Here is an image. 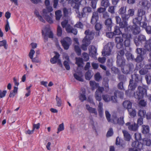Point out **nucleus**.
<instances>
[{"label": "nucleus", "mask_w": 151, "mask_h": 151, "mask_svg": "<svg viewBox=\"0 0 151 151\" xmlns=\"http://www.w3.org/2000/svg\"><path fill=\"white\" fill-rule=\"evenodd\" d=\"M138 84L133 81V79H130L129 81V84L128 86L129 88L132 91L134 90L137 86Z\"/></svg>", "instance_id": "obj_24"}, {"label": "nucleus", "mask_w": 151, "mask_h": 151, "mask_svg": "<svg viewBox=\"0 0 151 151\" xmlns=\"http://www.w3.org/2000/svg\"><path fill=\"white\" fill-rule=\"evenodd\" d=\"M84 33L86 35L85 37H86V39L89 40L90 41L93 38L94 35V33L92 32H90L89 29L86 30Z\"/></svg>", "instance_id": "obj_23"}, {"label": "nucleus", "mask_w": 151, "mask_h": 151, "mask_svg": "<svg viewBox=\"0 0 151 151\" xmlns=\"http://www.w3.org/2000/svg\"><path fill=\"white\" fill-rule=\"evenodd\" d=\"M45 4L46 7L45 9H43L46 10V11L48 12H51L52 11L53 9L52 7L51 6H50V1L49 0H45Z\"/></svg>", "instance_id": "obj_27"}, {"label": "nucleus", "mask_w": 151, "mask_h": 151, "mask_svg": "<svg viewBox=\"0 0 151 151\" xmlns=\"http://www.w3.org/2000/svg\"><path fill=\"white\" fill-rule=\"evenodd\" d=\"M142 132L143 134H147L150 131V128L148 125H143L142 126Z\"/></svg>", "instance_id": "obj_37"}, {"label": "nucleus", "mask_w": 151, "mask_h": 151, "mask_svg": "<svg viewBox=\"0 0 151 151\" xmlns=\"http://www.w3.org/2000/svg\"><path fill=\"white\" fill-rule=\"evenodd\" d=\"M115 7L114 6H109L108 9V12L112 14H114Z\"/></svg>", "instance_id": "obj_59"}, {"label": "nucleus", "mask_w": 151, "mask_h": 151, "mask_svg": "<svg viewBox=\"0 0 151 151\" xmlns=\"http://www.w3.org/2000/svg\"><path fill=\"white\" fill-rule=\"evenodd\" d=\"M126 125L128 126L129 130L134 132L137 131L139 127L138 125L135 123L133 124H131L130 122H128L126 124Z\"/></svg>", "instance_id": "obj_17"}, {"label": "nucleus", "mask_w": 151, "mask_h": 151, "mask_svg": "<svg viewBox=\"0 0 151 151\" xmlns=\"http://www.w3.org/2000/svg\"><path fill=\"white\" fill-rule=\"evenodd\" d=\"M131 145L132 147L137 148L139 150L142 149L143 148L142 144L137 140L133 141L132 142Z\"/></svg>", "instance_id": "obj_22"}, {"label": "nucleus", "mask_w": 151, "mask_h": 151, "mask_svg": "<svg viewBox=\"0 0 151 151\" xmlns=\"http://www.w3.org/2000/svg\"><path fill=\"white\" fill-rule=\"evenodd\" d=\"M78 45H75L74 46V50L76 53L77 55L79 56L80 55L81 53V50L79 47Z\"/></svg>", "instance_id": "obj_51"}, {"label": "nucleus", "mask_w": 151, "mask_h": 151, "mask_svg": "<svg viewBox=\"0 0 151 151\" xmlns=\"http://www.w3.org/2000/svg\"><path fill=\"white\" fill-rule=\"evenodd\" d=\"M86 92L85 91H83L82 93H81L79 97L80 100L81 101L83 102L86 100V98L85 95Z\"/></svg>", "instance_id": "obj_48"}, {"label": "nucleus", "mask_w": 151, "mask_h": 151, "mask_svg": "<svg viewBox=\"0 0 151 151\" xmlns=\"http://www.w3.org/2000/svg\"><path fill=\"white\" fill-rule=\"evenodd\" d=\"M146 112L145 110H139L137 113L138 116L140 117L143 118L145 117L146 115Z\"/></svg>", "instance_id": "obj_46"}, {"label": "nucleus", "mask_w": 151, "mask_h": 151, "mask_svg": "<svg viewBox=\"0 0 151 151\" xmlns=\"http://www.w3.org/2000/svg\"><path fill=\"white\" fill-rule=\"evenodd\" d=\"M0 46H4L5 49H7L8 45L7 44L6 40H3L1 41H0Z\"/></svg>", "instance_id": "obj_56"}, {"label": "nucleus", "mask_w": 151, "mask_h": 151, "mask_svg": "<svg viewBox=\"0 0 151 151\" xmlns=\"http://www.w3.org/2000/svg\"><path fill=\"white\" fill-rule=\"evenodd\" d=\"M145 79L147 84L150 85L151 83V74L148 73L145 76Z\"/></svg>", "instance_id": "obj_38"}, {"label": "nucleus", "mask_w": 151, "mask_h": 151, "mask_svg": "<svg viewBox=\"0 0 151 151\" xmlns=\"http://www.w3.org/2000/svg\"><path fill=\"white\" fill-rule=\"evenodd\" d=\"M95 27L96 30L99 31L98 33V34H97V35H99V31L102 27V24L99 23H96L95 25Z\"/></svg>", "instance_id": "obj_49"}, {"label": "nucleus", "mask_w": 151, "mask_h": 151, "mask_svg": "<svg viewBox=\"0 0 151 151\" xmlns=\"http://www.w3.org/2000/svg\"><path fill=\"white\" fill-rule=\"evenodd\" d=\"M144 58V56L138 55L136 58H134V61L137 63H139L143 61Z\"/></svg>", "instance_id": "obj_45"}, {"label": "nucleus", "mask_w": 151, "mask_h": 151, "mask_svg": "<svg viewBox=\"0 0 151 151\" xmlns=\"http://www.w3.org/2000/svg\"><path fill=\"white\" fill-rule=\"evenodd\" d=\"M123 105L125 108L127 109L128 110L131 109L132 104L130 101H126L123 102Z\"/></svg>", "instance_id": "obj_32"}, {"label": "nucleus", "mask_w": 151, "mask_h": 151, "mask_svg": "<svg viewBox=\"0 0 151 151\" xmlns=\"http://www.w3.org/2000/svg\"><path fill=\"white\" fill-rule=\"evenodd\" d=\"M144 47L147 50L151 51V39L146 41Z\"/></svg>", "instance_id": "obj_30"}, {"label": "nucleus", "mask_w": 151, "mask_h": 151, "mask_svg": "<svg viewBox=\"0 0 151 151\" xmlns=\"http://www.w3.org/2000/svg\"><path fill=\"white\" fill-rule=\"evenodd\" d=\"M128 60H131V61H134V56L131 53L127 52L125 54Z\"/></svg>", "instance_id": "obj_44"}, {"label": "nucleus", "mask_w": 151, "mask_h": 151, "mask_svg": "<svg viewBox=\"0 0 151 151\" xmlns=\"http://www.w3.org/2000/svg\"><path fill=\"white\" fill-rule=\"evenodd\" d=\"M134 136L136 140L138 141V140H141L142 139L141 134L138 133H135Z\"/></svg>", "instance_id": "obj_61"}, {"label": "nucleus", "mask_w": 151, "mask_h": 151, "mask_svg": "<svg viewBox=\"0 0 151 151\" xmlns=\"http://www.w3.org/2000/svg\"><path fill=\"white\" fill-rule=\"evenodd\" d=\"M114 132L112 128H110L107 131L106 136L107 137H109L112 136Z\"/></svg>", "instance_id": "obj_57"}, {"label": "nucleus", "mask_w": 151, "mask_h": 151, "mask_svg": "<svg viewBox=\"0 0 151 151\" xmlns=\"http://www.w3.org/2000/svg\"><path fill=\"white\" fill-rule=\"evenodd\" d=\"M139 4L142 9H142L143 10V9L145 10H148L151 6L150 3L149 1L147 0H142L139 2ZM144 11H145L144 10Z\"/></svg>", "instance_id": "obj_15"}, {"label": "nucleus", "mask_w": 151, "mask_h": 151, "mask_svg": "<svg viewBox=\"0 0 151 151\" xmlns=\"http://www.w3.org/2000/svg\"><path fill=\"white\" fill-rule=\"evenodd\" d=\"M102 97L103 99L105 102H108L110 101L111 97L108 95H102Z\"/></svg>", "instance_id": "obj_58"}, {"label": "nucleus", "mask_w": 151, "mask_h": 151, "mask_svg": "<svg viewBox=\"0 0 151 151\" xmlns=\"http://www.w3.org/2000/svg\"><path fill=\"white\" fill-rule=\"evenodd\" d=\"M101 5L106 9L109 6L110 3L108 0H101Z\"/></svg>", "instance_id": "obj_36"}, {"label": "nucleus", "mask_w": 151, "mask_h": 151, "mask_svg": "<svg viewBox=\"0 0 151 151\" xmlns=\"http://www.w3.org/2000/svg\"><path fill=\"white\" fill-rule=\"evenodd\" d=\"M106 10V9L105 8L100 7L97 9L96 12H93L92 13L91 23L92 24H96L99 18L98 12L103 13L105 12Z\"/></svg>", "instance_id": "obj_5"}, {"label": "nucleus", "mask_w": 151, "mask_h": 151, "mask_svg": "<svg viewBox=\"0 0 151 151\" xmlns=\"http://www.w3.org/2000/svg\"><path fill=\"white\" fill-rule=\"evenodd\" d=\"M139 72L141 76L146 75L148 73L149 71L145 68H142L139 70Z\"/></svg>", "instance_id": "obj_40"}, {"label": "nucleus", "mask_w": 151, "mask_h": 151, "mask_svg": "<svg viewBox=\"0 0 151 151\" xmlns=\"http://www.w3.org/2000/svg\"><path fill=\"white\" fill-rule=\"evenodd\" d=\"M61 11L58 10L55 12V19L57 20H59L62 16Z\"/></svg>", "instance_id": "obj_43"}, {"label": "nucleus", "mask_w": 151, "mask_h": 151, "mask_svg": "<svg viewBox=\"0 0 151 151\" xmlns=\"http://www.w3.org/2000/svg\"><path fill=\"white\" fill-rule=\"evenodd\" d=\"M122 20L128 21L129 18H130L127 12H126V13L123 14L121 16Z\"/></svg>", "instance_id": "obj_60"}, {"label": "nucleus", "mask_w": 151, "mask_h": 151, "mask_svg": "<svg viewBox=\"0 0 151 151\" xmlns=\"http://www.w3.org/2000/svg\"><path fill=\"white\" fill-rule=\"evenodd\" d=\"M54 53L55 54V55L53 58H52L50 59V62L52 64H55L57 63L58 64L62 67H63L62 64L61 63L60 60L59 59L60 55L59 53L56 52H54Z\"/></svg>", "instance_id": "obj_11"}, {"label": "nucleus", "mask_w": 151, "mask_h": 151, "mask_svg": "<svg viewBox=\"0 0 151 151\" xmlns=\"http://www.w3.org/2000/svg\"><path fill=\"white\" fill-rule=\"evenodd\" d=\"M18 87L16 86L14 87V89L12 91H10L9 95L10 97H14L17 93Z\"/></svg>", "instance_id": "obj_39"}, {"label": "nucleus", "mask_w": 151, "mask_h": 151, "mask_svg": "<svg viewBox=\"0 0 151 151\" xmlns=\"http://www.w3.org/2000/svg\"><path fill=\"white\" fill-rule=\"evenodd\" d=\"M121 94L122 93L118 91H116L114 93V96H112L111 97L110 101L114 103L117 102V96L118 94Z\"/></svg>", "instance_id": "obj_33"}, {"label": "nucleus", "mask_w": 151, "mask_h": 151, "mask_svg": "<svg viewBox=\"0 0 151 151\" xmlns=\"http://www.w3.org/2000/svg\"><path fill=\"white\" fill-rule=\"evenodd\" d=\"M114 30L113 33L115 36L116 35H118L122 33V32L120 30V28L118 26H115L114 27Z\"/></svg>", "instance_id": "obj_41"}, {"label": "nucleus", "mask_w": 151, "mask_h": 151, "mask_svg": "<svg viewBox=\"0 0 151 151\" xmlns=\"http://www.w3.org/2000/svg\"><path fill=\"white\" fill-rule=\"evenodd\" d=\"M127 21L123 20L119 24V26L120 28H124L128 26Z\"/></svg>", "instance_id": "obj_50"}, {"label": "nucleus", "mask_w": 151, "mask_h": 151, "mask_svg": "<svg viewBox=\"0 0 151 151\" xmlns=\"http://www.w3.org/2000/svg\"><path fill=\"white\" fill-rule=\"evenodd\" d=\"M134 64L131 63H129L122 67L121 70L123 74L127 75L132 73L134 70Z\"/></svg>", "instance_id": "obj_7"}, {"label": "nucleus", "mask_w": 151, "mask_h": 151, "mask_svg": "<svg viewBox=\"0 0 151 151\" xmlns=\"http://www.w3.org/2000/svg\"><path fill=\"white\" fill-rule=\"evenodd\" d=\"M91 42L86 39V37H84L82 40V44L81 45V48L82 50L85 51L87 50V47L90 44Z\"/></svg>", "instance_id": "obj_18"}, {"label": "nucleus", "mask_w": 151, "mask_h": 151, "mask_svg": "<svg viewBox=\"0 0 151 151\" xmlns=\"http://www.w3.org/2000/svg\"><path fill=\"white\" fill-rule=\"evenodd\" d=\"M147 86L143 85L139 86L137 91L134 93V98L138 100L142 99L144 96L147 95Z\"/></svg>", "instance_id": "obj_3"}, {"label": "nucleus", "mask_w": 151, "mask_h": 151, "mask_svg": "<svg viewBox=\"0 0 151 151\" xmlns=\"http://www.w3.org/2000/svg\"><path fill=\"white\" fill-rule=\"evenodd\" d=\"M143 143L147 146H150L151 144V140L147 138H145L143 139Z\"/></svg>", "instance_id": "obj_53"}, {"label": "nucleus", "mask_w": 151, "mask_h": 151, "mask_svg": "<svg viewBox=\"0 0 151 151\" xmlns=\"http://www.w3.org/2000/svg\"><path fill=\"white\" fill-rule=\"evenodd\" d=\"M42 35L44 36L43 38L45 42L48 41V37L50 38H52L53 37V33L48 27H45L44 31L42 30Z\"/></svg>", "instance_id": "obj_8"}, {"label": "nucleus", "mask_w": 151, "mask_h": 151, "mask_svg": "<svg viewBox=\"0 0 151 151\" xmlns=\"http://www.w3.org/2000/svg\"><path fill=\"white\" fill-rule=\"evenodd\" d=\"M116 64L117 66L121 67V68L125 65L126 60L124 58H121L120 57L116 58Z\"/></svg>", "instance_id": "obj_19"}, {"label": "nucleus", "mask_w": 151, "mask_h": 151, "mask_svg": "<svg viewBox=\"0 0 151 151\" xmlns=\"http://www.w3.org/2000/svg\"><path fill=\"white\" fill-rule=\"evenodd\" d=\"M126 12L127 7L126 6H122L118 10V13L121 16L123 14L126 13Z\"/></svg>", "instance_id": "obj_34"}, {"label": "nucleus", "mask_w": 151, "mask_h": 151, "mask_svg": "<svg viewBox=\"0 0 151 151\" xmlns=\"http://www.w3.org/2000/svg\"><path fill=\"white\" fill-rule=\"evenodd\" d=\"M104 24L106 26L107 30L108 31L111 30L112 26V22L111 18L106 19L104 22Z\"/></svg>", "instance_id": "obj_20"}, {"label": "nucleus", "mask_w": 151, "mask_h": 151, "mask_svg": "<svg viewBox=\"0 0 151 151\" xmlns=\"http://www.w3.org/2000/svg\"><path fill=\"white\" fill-rule=\"evenodd\" d=\"M83 76L81 72H80L78 75L76 73H74L73 74L74 77L76 80L81 82H83V81L82 78Z\"/></svg>", "instance_id": "obj_29"}, {"label": "nucleus", "mask_w": 151, "mask_h": 151, "mask_svg": "<svg viewBox=\"0 0 151 151\" xmlns=\"http://www.w3.org/2000/svg\"><path fill=\"white\" fill-rule=\"evenodd\" d=\"M85 78L87 80H89L92 76L91 74V71L88 70L85 74Z\"/></svg>", "instance_id": "obj_54"}, {"label": "nucleus", "mask_w": 151, "mask_h": 151, "mask_svg": "<svg viewBox=\"0 0 151 151\" xmlns=\"http://www.w3.org/2000/svg\"><path fill=\"white\" fill-rule=\"evenodd\" d=\"M146 41L145 36L141 34L135 37L134 39V42L137 46H142L143 43Z\"/></svg>", "instance_id": "obj_9"}, {"label": "nucleus", "mask_w": 151, "mask_h": 151, "mask_svg": "<svg viewBox=\"0 0 151 151\" xmlns=\"http://www.w3.org/2000/svg\"><path fill=\"white\" fill-rule=\"evenodd\" d=\"M122 133L124 135V139L127 141H129L131 138L130 134L125 130H123Z\"/></svg>", "instance_id": "obj_28"}, {"label": "nucleus", "mask_w": 151, "mask_h": 151, "mask_svg": "<svg viewBox=\"0 0 151 151\" xmlns=\"http://www.w3.org/2000/svg\"><path fill=\"white\" fill-rule=\"evenodd\" d=\"M104 91V88L102 87L99 86L96 91L95 97L96 100L100 101L102 99L101 95Z\"/></svg>", "instance_id": "obj_13"}, {"label": "nucleus", "mask_w": 151, "mask_h": 151, "mask_svg": "<svg viewBox=\"0 0 151 151\" xmlns=\"http://www.w3.org/2000/svg\"><path fill=\"white\" fill-rule=\"evenodd\" d=\"M90 53L92 57H94L97 54V49L94 46H91V47Z\"/></svg>", "instance_id": "obj_35"}, {"label": "nucleus", "mask_w": 151, "mask_h": 151, "mask_svg": "<svg viewBox=\"0 0 151 151\" xmlns=\"http://www.w3.org/2000/svg\"><path fill=\"white\" fill-rule=\"evenodd\" d=\"M109 81V80L107 78H106V79L104 78V79L102 83L103 86L106 88V89H107V90H109V89L108 84Z\"/></svg>", "instance_id": "obj_55"}, {"label": "nucleus", "mask_w": 151, "mask_h": 151, "mask_svg": "<svg viewBox=\"0 0 151 151\" xmlns=\"http://www.w3.org/2000/svg\"><path fill=\"white\" fill-rule=\"evenodd\" d=\"M135 52L138 55L143 56L146 54L147 51L144 48H139L136 49Z\"/></svg>", "instance_id": "obj_26"}, {"label": "nucleus", "mask_w": 151, "mask_h": 151, "mask_svg": "<svg viewBox=\"0 0 151 151\" xmlns=\"http://www.w3.org/2000/svg\"><path fill=\"white\" fill-rule=\"evenodd\" d=\"M145 14V11L141 9H139L138 10L137 17L135 18L133 20V22L135 25L134 29H132V31L133 34L136 35L139 34L140 30L138 26H140L141 20L142 19V16Z\"/></svg>", "instance_id": "obj_2"}, {"label": "nucleus", "mask_w": 151, "mask_h": 151, "mask_svg": "<svg viewBox=\"0 0 151 151\" xmlns=\"http://www.w3.org/2000/svg\"><path fill=\"white\" fill-rule=\"evenodd\" d=\"M83 62L82 59L81 58H78L76 59V64L78 65V67H80L81 65V63Z\"/></svg>", "instance_id": "obj_63"}, {"label": "nucleus", "mask_w": 151, "mask_h": 151, "mask_svg": "<svg viewBox=\"0 0 151 151\" xmlns=\"http://www.w3.org/2000/svg\"><path fill=\"white\" fill-rule=\"evenodd\" d=\"M94 76L95 80L99 82L102 79V77L101 76L100 73L99 72L96 73Z\"/></svg>", "instance_id": "obj_62"}, {"label": "nucleus", "mask_w": 151, "mask_h": 151, "mask_svg": "<svg viewBox=\"0 0 151 151\" xmlns=\"http://www.w3.org/2000/svg\"><path fill=\"white\" fill-rule=\"evenodd\" d=\"M118 78L119 81H121V82H125L127 80V78L126 76L122 74L119 75Z\"/></svg>", "instance_id": "obj_52"}, {"label": "nucleus", "mask_w": 151, "mask_h": 151, "mask_svg": "<svg viewBox=\"0 0 151 151\" xmlns=\"http://www.w3.org/2000/svg\"><path fill=\"white\" fill-rule=\"evenodd\" d=\"M134 13V10L133 9H130L127 11V13L129 17L133 16Z\"/></svg>", "instance_id": "obj_64"}, {"label": "nucleus", "mask_w": 151, "mask_h": 151, "mask_svg": "<svg viewBox=\"0 0 151 151\" xmlns=\"http://www.w3.org/2000/svg\"><path fill=\"white\" fill-rule=\"evenodd\" d=\"M129 114L130 116L132 117H134L136 114V112L135 109H131L128 110Z\"/></svg>", "instance_id": "obj_47"}, {"label": "nucleus", "mask_w": 151, "mask_h": 151, "mask_svg": "<svg viewBox=\"0 0 151 151\" xmlns=\"http://www.w3.org/2000/svg\"><path fill=\"white\" fill-rule=\"evenodd\" d=\"M114 124H118L119 125L122 126L124 124V117L121 116L118 118L116 114H112L110 121L109 122Z\"/></svg>", "instance_id": "obj_6"}, {"label": "nucleus", "mask_w": 151, "mask_h": 151, "mask_svg": "<svg viewBox=\"0 0 151 151\" xmlns=\"http://www.w3.org/2000/svg\"><path fill=\"white\" fill-rule=\"evenodd\" d=\"M92 11V8L89 6H86L84 7L82 9V12L81 13L79 12L78 14L79 18H82L85 17L86 13H91Z\"/></svg>", "instance_id": "obj_14"}, {"label": "nucleus", "mask_w": 151, "mask_h": 151, "mask_svg": "<svg viewBox=\"0 0 151 151\" xmlns=\"http://www.w3.org/2000/svg\"><path fill=\"white\" fill-rule=\"evenodd\" d=\"M60 42L65 50H68L71 44L72 41L71 39L67 37L61 40Z\"/></svg>", "instance_id": "obj_10"}, {"label": "nucleus", "mask_w": 151, "mask_h": 151, "mask_svg": "<svg viewBox=\"0 0 151 151\" xmlns=\"http://www.w3.org/2000/svg\"><path fill=\"white\" fill-rule=\"evenodd\" d=\"M115 143L116 145H119V147L122 148H124L126 147L125 142L123 140L120 139L118 137L116 138Z\"/></svg>", "instance_id": "obj_21"}, {"label": "nucleus", "mask_w": 151, "mask_h": 151, "mask_svg": "<svg viewBox=\"0 0 151 151\" xmlns=\"http://www.w3.org/2000/svg\"><path fill=\"white\" fill-rule=\"evenodd\" d=\"M114 46L113 42H108L104 48L102 52V55L106 57L109 56L111 54V52Z\"/></svg>", "instance_id": "obj_4"}, {"label": "nucleus", "mask_w": 151, "mask_h": 151, "mask_svg": "<svg viewBox=\"0 0 151 151\" xmlns=\"http://www.w3.org/2000/svg\"><path fill=\"white\" fill-rule=\"evenodd\" d=\"M90 84L92 89H94L95 88H98L99 87V84L96 83L94 81H90Z\"/></svg>", "instance_id": "obj_42"}, {"label": "nucleus", "mask_w": 151, "mask_h": 151, "mask_svg": "<svg viewBox=\"0 0 151 151\" xmlns=\"http://www.w3.org/2000/svg\"><path fill=\"white\" fill-rule=\"evenodd\" d=\"M86 109L90 114H94L96 116L97 115L98 113L97 110L96 108H93L90 107L88 104H86Z\"/></svg>", "instance_id": "obj_25"}, {"label": "nucleus", "mask_w": 151, "mask_h": 151, "mask_svg": "<svg viewBox=\"0 0 151 151\" xmlns=\"http://www.w3.org/2000/svg\"><path fill=\"white\" fill-rule=\"evenodd\" d=\"M98 111L99 116L102 117L103 114V104L100 102L98 106Z\"/></svg>", "instance_id": "obj_31"}, {"label": "nucleus", "mask_w": 151, "mask_h": 151, "mask_svg": "<svg viewBox=\"0 0 151 151\" xmlns=\"http://www.w3.org/2000/svg\"><path fill=\"white\" fill-rule=\"evenodd\" d=\"M132 79L135 82L137 83H142V77L137 73H134L133 75H132Z\"/></svg>", "instance_id": "obj_16"}, {"label": "nucleus", "mask_w": 151, "mask_h": 151, "mask_svg": "<svg viewBox=\"0 0 151 151\" xmlns=\"http://www.w3.org/2000/svg\"><path fill=\"white\" fill-rule=\"evenodd\" d=\"M42 12V16L49 23H52L53 21L51 17L52 16V14L51 13V12H47L45 9H43Z\"/></svg>", "instance_id": "obj_12"}, {"label": "nucleus", "mask_w": 151, "mask_h": 151, "mask_svg": "<svg viewBox=\"0 0 151 151\" xmlns=\"http://www.w3.org/2000/svg\"><path fill=\"white\" fill-rule=\"evenodd\" d=\"M122 37H117L115 38V40L116 43V47L118 49H121L117 51V57L124 58L125 54L124 50L126 47H128L130 45V39L131 35L128 33H122Z\"/></svg>", "instance_id": "obj_1"}]
</instances>
